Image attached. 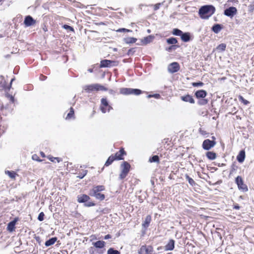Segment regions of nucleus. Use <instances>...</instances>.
Wrapping results in <instances>:
<instances>
[{
  "instance_id": "nucleus-35",
  "label": "nucleus",
  "mask_w": 254,
  "mask_h": 254,
  "mask_svg": "<svg viewBox=\"0 0 254 254\" xmlns=\"http://www.w3.org/2000/svg\"><path fill=\"white\" fill-rule=\"evenodd\" d=\"M83 88L84 90L88 93L93 91H94L93 84L88 85H85Z\"/></svg>"
},
{
  "instance_id": "nucleus-7",
  "label": "nucleus",
  "mask_w": 254,
  "mask_h": 254,
  "mask_svg": "<svg viewBox=\"0 0 254 254\" xmlns=\"http://www.w3.org/2000/svg\"><path fill=\"white\" fill-rule=\"evenodd\" d=\"M216 144L214 140H211L209 139H205L202 143V148L206 150H209L213 147Z\"/></svg>"
},
{
  "instance_id": "nucleus-60",
  "label": "nucleus",
  "mask_w": 254,
  "mask_h": 254,
  "mask_svg": "<svg viewBox=\"0 0 254 254\" xmlns=\"http://www.w3.org/2000/svg\"><path fill=\"white\" fill-rule=\"evenodd\" d=\"M153 96V95H151V94H150V95H148L147 96V97L148 98H151V97H153V96Z\"/></svg>"
},
{
  "instance_id": "nucleus-13",
  "label": "nucleus",
  "mask_w": 254,
  "mask_h": 254,
  "mask_svg": "<svg viewBox=\"0 0 254 254\" xmlns=\"http://www.w3.org/2000/svg\"><path fill=\"white\" fill-rule=\"evenodd\" d=\"M194 95L197 98H204L207 96V93L204 90H199L195 92Z\"/></svg>"
},
{
  "instance_id": "nucleus-44",
  "label": "nucleus",
  "mask_w": 254,
  "mask_h": 254,
  "mask_svg": "<svg viewBox=\"0 0 254 254\" xmlns=\"http://www.w3.org/2000/svg\"><path fill=\"white\" fill-rule=\"evenodd\" d=\"M239 99L240 101H241L242 102H243L244 103V105H248V104L250 103V102L247 101V100L245 99L243 96H239Z\"/></svg>"
},
{
  "instance_id": "nucleus-12",
  "label": "nucleus",
  "mask_w": 254,
  "mask_h": 254,
  "mask_svg": "<svg viewBox=\"0 0 254 254\" xmlns=\"http://www.w3.org/2000/svg\"><path fill=\"white\" fill-rule=\"evenodd\" d=\"M181 99L182 101L186 102H189L191 104H194L195 103L194 100L193 99L192 96L189 94L181 96Z\"/></svg>"
},
{
  "instance_id": "nucleus-15",
  "label": "nucleus",
  "mask_w": 254,
  "mask_h": 254,
  "mask_svg": "<svg viewBox=\"0 0 254 254\" xmlns=\"http://www.w3.org/2000/svg\"><path fill=\"white\" fill-rule=\"evenodd\" d=\"M126 154V152L125 151L124 149L122 148L121 149H120L119 151L117 152L114 156L116 160H123L124 158L123 156Z\"/></svg>"
},
{
  "instance_id": "nucleus-51",
  "label": "nucleus",
  "mask_w": 254,
  "mask_h": 254,
  "mask_svg": "<svg viewBox=\"0 0 254 254\" xmlns=\"http://www.w3.org/2000/svg\"><path fill=\"white\" fill-rule=\"evenodd\" d=\"M249 9L251 11H253L254 10V1L249 5Z\"/></svg>"
},
{
  "instance_id": "nucleus-23",
  "label": "nucleus",
  "mask_w": 254,
  "mask_h": 254,
  "mask_svg": "<svg viewBox=\"0 0 254 254\" xmlns=\"http://www.w3.org/2000/svg\"><path fill=\"white\" fill-rule=\"evenodd\" d=\"M105 189L104 186H97L94 187L92 190H90L89 192H93L94 193H97L104 190Z\"/></svg>"
},
{
  "instance_id": "nucleus-39",
  "label": "nucleus",
  "mask_w": 254,
  "mask_h": 254,
  "mask_svg": "<svg viewBox=\"0 0 254 254\" xmlns=\"http://www.w3.org/2000/svg\"><path fill=\"white\" fill-rule=\"evenodd\" d=\"M87 173V170H82V172H80L79 173V175L77 176V177L80 179H82L86 175Z\"/></svg>"
},
{
  "instance_id": "nucleus-31",
  "label": "nucleus",
  "mask_w": 254,
  "mask_h": 254,
  "mask_svg": "<svg viewBox=\"0 0 254 254\" xmlns=\"http://www.w3.org/2000/svg\"><path fill=\"white\" fill-rule=\"evenodd\" d=\"M5 174L7 175L9 178L13 180H15L16 176L17 175L14 171H6Z\"/></svg>"
},
{
  "instance_id": "nucleus-59",
  "label": "nucleus",
  "mask_w": 254,
  "mask_h": 254,
  "mask_svg": "<svg viewBox=\"0 0 254 254\" xmlns=\"http://www.w3.org/2000/svg\"><path fill=\"white\" fill-rule=\"evenodd\" d=\"M109 92H110V93L113 94H114L115 93V92L113 90H112V89L110 90Z\"/></svg>"
},
{
  "instance_id": "nucleus-16",
  "label": "nucleus",
  "mask_w": 254,
  "mask_h": 254,
  "mask_svg": "<svg viewBox=\"0 0 254 254\" xmlns=\"http://www.w3.org/2000/svg\"><path fill=\"white\" fill-rule=\"evenodd\" d=\"M89 195L91 196L95 197L96 199L100 200H103L105 199V195L100 193V192L97 193H94L93 192H89Z\"/></svg>"
},
{
  "instance_id": "nucleus-28",
  "label": "nucleus",
  "mask_w": 254,
  "mask_h": 254,
  "mask_svg": "<svg viewBox=\"0 0 254 254\" xmlns=\"http://www.w3.org/2000/svg\"><path fill=\"white\" fill-rule=\"evenodd\" d=\"M152 38V37L150 35L144 37L143 39L141 40L142 45H146L150 43L151 41Z\"/></svg>"
},
{
  "instance_id": "nucleus-45",
  "label": "nucleus",
  "mask_w": 254,
  "mask_h": 254,
  "mask_svg": "<svg viewBox=\"0 0 254 254\" xmlns=\"http://www.w3.org/2000/svg\"><path fill=\"white\" fill-rule=\"evenodd\" d=\"M116 31L117 32H132L131 30L127 29H126V28H120V29L117 30Z\"/></svg>"
},
{
  "instance_id": "nucleus-19",
  "label": "nucleus",
  "mask_w": 254,
  "mask_h": 254,
  "mask_svg": "<svg viewBox=\"0 0 254 254\" xmlns=\"http://www.w3.org/2000/svg\"><path fill=\"white\" fill-rule=\"evenodd\" d=\"M181 40L184 42H188L190 40V34L189 32L183 33L181 36Z\"/></svg>"
},
{
  "instance_id": "nucleus-62",
  "label": "nucleus",
  "mask_w": 254,
  "mask_h": 254,
  "mask_svg": "<svg viewBox=\"0 0 254 254\" xmlns=\"http://www.w3.org/2000/svg\"><path fill=\"white\" fill-rule=\"evenodd\" d=\"M88 70L90 72H93V69L92 68H89V69H88Z\"/></svg>"
},
{
  "instance_id": "nucleus-55",
  "label": "nucleus",
  "mask_w": 254,
  "mask_h": 254,
  "mask_svg": "<svg viewBox=\"0 0 254 254\" xmlns=\"http://www.w3.org/2000/svg\"><path fill=\"white\" fill-rule=\"evenodd\" d=\"M111 236L109 234H108L107 235H106L105 237H104V239L105 240H107V239H110L111 238Z\"/></svg>"
},
{
  "instance_id": "nucleus-11",
  "label": "nucleus",
  "mask_w": 254,
  "mask_h": 254,
  "mask_svg": "<svg viewBox=\"0 0 254 254\" xmlns=\"http://www.w3.org/2000/svg\"><path fill=\"white\" fill-rule=\"evenodd\" d=\"M24 23L26 26H30L35 23V20L32 16L28 15L25 17Z\"/></svg>"
},
{
  "instance_id": "nucleus-8",
  "label": "nucleus",
  "mask_w": 254,
  "mask_h": 254,
  "mask_svg": "<svg viewBox=\"0 0 254 254\" xmlns=\"http://www.w3.org/2000/svg\"><path fill=\"white\" fill-rule=\"evenodd\" d=\"M180 66L177 62H173L169 64L168 71L171 73H174L179 70Z\"/></svg>"
},
{
  "instance_id": "nucleus-49",
  "label": "nucleus",
  "mask_w": 254,
  "mask_h": 254,
  "mask_svg": "<svg viewBox=\"0 0 254 254\" xmlns=\"http://www.w3.org/2000/svg\"><path fill=\"white\" fill-rule=\"evenodd\" d=\"M49 159L52 162H54L55 160H56L58 162H60L62 161V159L59 158V157H50L49 158Z\"/></svg>"
},
{
  "instance_id": "nucleus-61",
  "label": "nucleus",
  "mask_w": 254,
  "mask_h": 254,
  "mask_svg": "<svg viewBox=\"0 0 254 254\" xmlns=\"http://www.w3.org/2000/svg\"><path fill=\"white\" fill-rule=\"evenodd\" d=\"M14 79H15V78H13L11 79V81H10V86H11V83H12V82L14 80Z\"/></svg>"
},
{
  "instance_id": "nucleus-56",
  "label": "nucleus",
  "mask_w": 254,
  "mask_h": 254,
  "mask_svg": "<svg viewBox=\"0 0 254 254\" xmlns=\"http://www.w3.org/2000/svg\"><path fill=\"white\" fill-rule=\"evenodd\" d=\"M107 108H108V112H110V111L112 109H113L112 107L110 106L109 105H108V106H106Z\"/></svg>"
},
{
  "instance_id": "nucleus-18",
  "label": "nucleus",
  "mask_w": 254,
  "mask_h": 254,
  "mask_svg": "<svg viewBox=\"0 0 254 254\" xmlns=\"http://www.w3.org/2000/svg\"><path fill=\"white\" fill-rule=\"evenodd\" d=\"M175 241L173 239L169 240L168 244L165 246V250L167 251H172L175 247Z\"/></svg>"
},
{
  "instance_id": "nucleus-27",
  "label": "nucleus",
  "mask_w": 254,
  "mask_h": 254,
  "mask_svg": "<svg viewBox=\"0 0 254 254\" xmlns=\"http://www.w3.org/2000/svg\"><path fill=\"white\" fill-rule=\"evenodd\" d=\"M124 40L127 44H133L136 42L137 39L133 37H127L125 38Z\"/></svg>"
},
{
  "instance_id": "nucleus-47",
  "label": "nucleus",
  "mask_w": 254,
  "mask_h": 254,
  "mask_svg": "<svg viewBox=\"0 0 254 254\" xmlns=\"http://www.w3.org/2000/svg\"><path fill=\"white\" fill-rule=\"evenodd\" d=\"M45 214L44 212H41L39 213L38 217V220L40 221H42L44 220Z\"/></svg>"
},
{
  "instance_id": "nucleus-42",
  "label": "nucleus",
  "mask_w": 254,
  "mask_h": 254,
  "mask_svg": "<svg viewBox=\"0 0 254 254\" xmlns=\"http://www.w3.org/2000/svg\"><path fill=\"white\" fill-rule=\"evenodd\" d=\"M101 105H102V106L106 107V106H108V105H109L108 102L106 98H102L101 100Z\"/></svg>"
},
{
  "instance_id": "nucleus-3",
  "label": "nucleus",
  "mask_w": 254,
  "mask_h": 254,
  "mask_svg": "<svg viewBox=\"0 0 254 254\" xmlns=\"http://www.w3.org/2000/svg\"><path fill=\"white\" fill-rule=\"evenodd\" d=\"M121 167L122 168V170L120 175L119 178L120 180H123L126 177L128 173L130 168V165L128 162L125 161L122 164Z\"/></svg>"
},
{
  "instance_id": "nucleus-2",
  "label": "nucleus",
  "mask_w": 254,
  "mask_h": 254,
  "mask_svg": "<svg viewBox=\"0 0 254 254\" xmlns=\"http://www.w3.org/2000/svg\"><path fill=\"white\" fill-rule=\"evenodd\" d=\"M90 199L89 196L84 194H79L77 197V201L79 203H85L84 206L86 207L93 206L95 205L94 202L89 201Z\"/></svg>"
},
{
  "instance_id": "nucleus-48",
  "label": "nucleus",
  "mask_w": 254,
  "mask_h": 254,
  "mask_svg": "<svg viewBox=\"0 0 254 254\" xmlns=\"http://www.w3.org/2000/svg\"><path fill=\"white\" fill-rule=\"evenodd\" d=\"M165 1H163L162 2H161V3H158L156 4H155L154 5V10H157L158 9H159L160 8V6L161 5H163V3H164Z\"/></svg>"
},
{
  "instance_id": "nucleus-37",
  "label": "nucleus",
  "mask_w": 254,
  "mask_h": 254,
  "mask_svg": "<svg viewBox=\"0 0 254 254\" xmlns=\"http://www.w3.org/2000/svg\"><path fill=\"white\" fill-rule=\"evenodd\" d=\"M107 254H120V252L113 248H110L107 251Z\"/></svg>"
},
{
  "instance_id": "nucleus-34",
  "label": "nucleus",
  "mask_w": 254,
  "mask_h": 254,
  "mask_svg": "<svg viewBox=\"0 0 254 254\" xmlns=\"http://www.w3.org/2000/svg\"><path fill=\"white\" fill-rule=\"evenodd\" d=\"M185 178L186 180L189 182L190 185L191 186H194L196 185L194 181L192 178H190L188 174L185 175Z\"/></svg>"
},
{
  "instance_id": "nucleus-14",
  "label": "nucleus",
  "mask_w": 254,
  "mask_h": 254,
  "mask_svg": "<svg viewBox=\"0 0 254 254\" xmlns=\"http://www.w3.org/2000/svg\"><path fill=\"white\" fill-rule=\"evenodd\" d=\"M113 63H115V62L109 60H102L101 61L100 67L102 68L110 67L111 66V64Z\"/></svg>"
},
{
  "instance_id": "nucleus-63",
  "label": "nucleus",
  "mask_w": 254,
  "mask_h": 254,
  "mask_svg": "<svg viewBox=\"0 0 254 254\" xmlns=\"http://www.w3.org/2000/svg\"><path fill=\"white\" fill-rule=\"evenodd\" d=\"M41 154L42 156V157H45V154L43 152H41Z\"/></svg>"
},
{
  "instance_id": "nucleus-25",
  "label": "nucleus",
  "mask_w": 254,
  "mask_h": 254,
  "mask_svg": "<svg viewBox=\"0 0 254 254\" xmlns=\"http://www.w3.org/2000/svg\"><path fill=\"white\" fill-rule=\"evenodd\" d=\"M57 241V237H53L49 239L48 240L46 241L45 245L46 247H49L53 244H55V243Z\"/></svg>"
},
{
  "instance_id": "nucleus-10",
  "label": "nucleus",
  "mask_w": 254,
  "mask_h": 254,
  "mask_svg": "<svg viewBox=\"0 0 254 254\" xmlns=\"http://www.w3.org/2000/svg\"><path fill=\"white\" fill-rule=\"evenodd\" d=\"M18 221V218L15 217L12 221L9 222L7 226V230L9 232H12L15 230V225L16 222Z\"/></svg>"
},
{
  "instance_id": "nucleus-53",
  "label": "nucleus",
  "mask_w": 254,
  "mask_h": 254,
  "mask_svg": "<svg viewBox=\"0 0 254 254\" xmlns=\"http://www.w3.org/2000/svg\"><path fill=\"white\" fill-rule=\"evenodd\" d=\"M153 97L156 98V99H159L160 98V95L159 94H153Z\"/></svg>"
},
{
  "instance_id": "nucleus-40",
  "label": "nucleus",
  "mask_w": 254,
  "mask_h": 254,
  "mask_svg": "<svg viewBox=\"0 0 254 254\" xmlns=\"http://www.w3.org/2000/svg\"><path fill=\"white\" fill-rule=\"evenodd\" d=\"M208 100L206 99H202L198 102L199 105H205L208 103Z\"/></svg>"
},
{
  "instance_id": "nucleus-43",
  "label": "nucleus",
  "mask_w": 254,
  "mask_h": 254,
  "mask_svg": "<svg viewBox=\"0 0 254 254\" xmlns=\"http://www.w3.org/2000/svg\"><path fill=\"white\" fill-rule=\"evenodd\" d=\"M191 84L193 87H201L204 85V83L202 82L199 81L197 82H192Z\"/></svg>"
},
{
  "instance_id": "nucleus-32",
  "label": "nucleus",
  "mask_w": 254,
  "mask_h": 254,
  "mask_svg": "<svg viewBox=\"0 0 254 254\" xmlns=\"http://www.w3.org/2000/svg\"><path fill=\"white\" fill-rule=\"evenodd\" d=\"M167 43L168 44H171L172 45H175V44L178 43V40L176 38L174 37H171L167 39Z\"/></svg>"
},
{
  "instance_id": "nucleus-57",
  "label": "nucleus",
  "mask_w": 254,
  "mask_h": 254,
  "mask_svg": "<svg viewBox=\"0 0 254 254\" xmlns=\"http://www.w3.org/2000/svg\"><path fill=\"white\" fill-rule=\"evenodd\" d=\"M5 88V85L2 84V85H0V90H2L3 89Z\"/></svg>"
},
{
  "instance_id": "nucleus-38",
  "label": "nucleus",
  "mask_w": 254,
  "mask_h": 254,
  "mask_svg": "<svg viewBox=\"0 0 254 254\" xmlns=\"http://www.w3.org/2000/svg\"><path fill=\"white\" fill-rule=\"evenodd\" d=\"M179 46L178 45H172L166 49V50L168 52H172V51H175L177 48H179Z\"/></svg>"
},
{
  "instance_id": "nucleus-33",
  "label": "nucleus",
  "mask_w": 254,
  "mask_h": 254,
  "mask_svg": "<svg viewBox=\"0 0 254 254\" xmlns=\"http://www.w3.org/2000/svg\"><path fill=\"white\" fill-rule=\"evenodd\" d=\"M116 159L113 155L110 156L106 161L105 165L106 166H108L110 165L113 163V162Z\"/></svg>"
},
{
  "instance_id": "nucleus-24",
  "label": "nucleus",
  "mask_w": 254,
  "mask_h": 254,
  "mask_svg": "<svg viewBox=\"0 0 254 254\" xmlns=\"http://www.w3.org/2000/svg\"><path fill=\"white\" fill-rule=\"evenodd\" d=\"M93 88H94V91L95 90L97 91H98L100 90H102V91H107V88L105 87L104 86H103L101 84H98V83L93 84Z\"/></svg>"
},
{
  "instance_id": "nucleus-1",
  "label": "nucleus",
  "mask_w": 254,
  "mask_h": 254,
  "mask_svg": "<svg viewBox=\"0 0 254 254\" xmlns=\"http://www.w3.org/2000/svg\"><path fill=\"white\" fill-rule=\"evenodd\" d=\"M215 11V8L212 5L202 6L199 9L198 13L202 19H208Z\"/></svg>"
},
{
  "instance_id": "nucleus-54",
  "label": "nucleus",
  "mask_w": 254,
  "mask_h": 254,
  "mask_svg": "<svg viewBox=\"0 0 254 254\" xmlns=\"http://www.w3.org/2000/svg\"><path fill=\"white\" fill-rule=\"evenodd\" d=\"M240 206L238 204H236L234 205L233 206V208L234 209H237V210H239L240 209Z\"/></svg>"
},
{
  "instance_id": "nucleus-9",
  "label": "nucleus",
  "mask_w": 254,
  "mask_h": 254,
  "mask_svg": "<svg viewBox=\"0 0 254 254\" xmlns=\"http://www.w3.org/2000/svg\"><path fill=\"white\" fill-rule=\"evenodd\" d=\"M237 12V9L235 7L230 6L224 10V14L226 16L233 17Z\"/></svg>"
},
{
  "instance_id": "nucleus-41",
  "label": "nucleus",
  "mask_w": 254,
  "mask_h": 254,
  "mask_svg": "<svg viewBox=\"0 0 254 254\" xmlns=\"http://www.w3.org/2000/svg\"><path fill=\"white\" fill-rule=\"evenodd\" d=\"M73 115H74V110H73V109L72 107H71L70 109V111L68 113L66 119H70L73 116Z\"/></svg>"
},
{
  "instance_id": "nucleus-50",
  "label": "nucleus",
  "mask_w": 254,
  "mask_h": 254,
  "mask_svg": "<svg viewBox=\"0 0 254 254\" xmlns=\"http://www.w3.org/2000/svg\"><path fill=\"white\" fill-rule=\"evenodd\" d=\"M135 52V48H131L128 50L127 54L128 56H132L133 55Z\"/></svg>"
},
{
  "instance_id": "nucleus-64",
  "label": "nucleus",
  "mask_w": 254,
  "mask_h": 254,
  "mask_svg": "<svg viewBox=\"0 0 254 254\" xmlns=\"http://www.w3.org/2000/svg\"><path fill=\"white\" fill-rule=\"evenodd\" d=\"M105 251V249H104V250H102V251H101V252H100V253H101V254L103 253H104V252Z\"/></svg>"
},
{
  "instance_id": "nucleus-22",
  "label": "nucleus",
  "mask_w": 254,
  "mask_h": 254,
  "mask_svg": "<svg viewBox=\"0 0 254 254\" xmlns=\"http://www.w3.org/2000/svg\"><path fill=\"white\" fill-rule=\"evenodd\" d=\"M223 28L220 24H215L211 28L212 31L216 34L218 33Z\"/></svg>"
},
{
  "instance_id": "nucleus-46",
  "label": "nucleus",
  "mask_w": 254,
  "mask_h": 254,
  "mask_svg": "<svg viewBox=\"0 0 254 254\" xmlns=\"http://www.w3.org/2000/svg\"><path fill=\"white\" fill-rule=\"evenodd\" d=\"M63 28L64 29L69 30L70 31H72V32L74 31V29L73 27H72L71 26H70L69 25H66V24H64L63 26Z\"/></svg>"
},
{
  "instance_id": "nucleus-52",
  "label": "nucleus",
  "mask_w": 254,
  "mask_h": 254,
  "mask_svg": "<svg viewBox=\"0 0 254 254\" xmlns=\"http://www.w3.org/2000/svg\"><path fill=\"white\" fill-rule=\"evenodd\" d=\"M106 107L105 106H101L100 109L102 113H105L106 112V109L105 108Z\"/></svg>"
},
{
  "instance_id": "nucleus-21",
  "label": "nucleus",
  "mask_w": 254,
  "mask_h": 254,
  "mask_svg": "<svg viewBox=\"0 0 254 254\" xmlns=\"http://www.w3.org/2000/svg\"><path fill=\"white\" fill-rule=\"evenodd\" d=\"M151 221V217L150 215H147L145 218L143 223L142 224V227L145 229H147Z\"/></svg>"
},
{
  "instance_id": "nucleus-26",
  "label": "nucleus",
  "mask_w": 254,
  "mask_h": 254,
  "mask_svg": "<svg viewBox=\"0 0 254 254\" xmlns=\"http://www.w3.org/2000/svg\"><path fill=\"white\" fill-rule=\"evenodd\" d=\"M206 156L209 160H212L216 158V154L212 151H208L206 153Z\"/></svg>"
},
{
  "instance_id": "nucleus-30",
  "label": "nucleus",
  "mask_w": 254,
  "mask_h": 254,
  "mask_svg": "<svg viewBox=\"0 0 254 254\" xmlns=\"http://www.w3.org/2000/svg\"><path fill=\"white\" fill-rule=\"evenodd\" d=\"M226 48V45L224 43H222L218 45L216 49L219 52H222L225 50Z\"/></svg>"
},
{
  "instance_id": "nucleus-36",
  "label": "nucleus",
  "mask_w": 254,
  "mask_h": 254,
  "mask_svg": "<svg viewBox=\"0 0 254 254\" xmlns=\"http://www.w3.org/2000/svg\"><path fill=\"white\" fill-rule=\"evenodd\" d=\"M172 34L176 36H181L183 34V31L178 28H175L172 31Z\"/></svg>"
},
{
  "instance_id": "nucleus-17",
  "label": "nucleus",
  "mask_w": 254,
  "mask_h": 254,
  "mask_svg": "<svg viewBox=\"0 0 254 254\" xmlns=\"http://www.w3.org/2000/svg\"><path fill=\"white\" fill-rule=\"evenodd\" d=\"M245 151L244 150H242L239 152V154L237 156V160L239 163H243L245 159Z\"/></svg>"
},
{
  "instance_id": "nucleus-20",
  "label": "nucleus",
  "mask_w": 254,
  "mask_h": 254,
  "mask_svg": "<svg viewBox=\"0 0 254 254\" xmlns=\"http://www.w3.org/2000/svg\"><path fill=\"white\" fill-rule=\"evenodd\" d=\"M92 245L96 248L103 249L105 246V242L103 241H98L93 242Z\"/></svg>"
},
{
  "instance_id": "nucleus-4",
  "label": "nucleus",
  "mask_w": 254,
  "mask_h": 254,
  "mask_svg": "<svg viewBox=\"0 0 254 254\" xmlns=\"http://www.w3.org/2000/svg\"><path fill=\"white\" fill-rule=\"evenodd\" d=\"M120 93L124 95L134 94L138 95L142 93V91L138 89L122 88L120 89Z\"/></svg>"
},
{
  "instance_id": "nucleus-58",
  "label": "nucleus",
  "mask_w": 254,
  "mask_h": 254,
  "mask_svg": "<svg viewBox=\"0 0 254 254\" xmlns=\"http://www.w3.org/2000/svg\"><path fill=\"white\" fill-rule=\"evenodd\" d=\"M37 158H38V156H37L36 155H33V156H32V158H33V160H38V159H37Z\"/></svg>"
},
{
  "instance_id": "nucleus-6",
  "label": "nucleus",
  "mask_w": 254,
  "mask_h": 254,
  "mask_svg": "<svg viewBox=\"0 0 254 254\" xmlns=\"http://www.w3.org/2000/svg\"><path fill=\"white\" fill-rule=\"evenodd\" d=\"M235 182L239 190L244 192L248 191L247 186L244 184L243 179L241 176H238L235 179Z\"/></svg>"
},
{
  "instance_id": "nucleus-29",
  "label": "nucleus",
  "mask_w": 254,
  "mask_h": 254,
  "mask_svg": "<svg viewBox=\"0 0 254 254\" xmlns=\"http://www.w3.org/2000/svg\"><path fill=\"white\" fill-rule=\"evenodd\" d=\"M149 162L150 163H159L160 159L158 155H153L152 157H150L149 159Z\"/></svg>"
},
{
  "instance_id": "nucleus-5",
  "label": "nucleus",
  "mask_w": 254,
  "mask_h": 254,
  "mask_svg": "<svg viewBox=\"0 0 254 254\" xmlns=\"http://www.w3.org/2000/svg\"><path fill=\"white\" fill-rule=\"evenodd\" d=\"M139 254H155L153 248L151 246H142L139 251Z\"/></svg>"
}]
</instances>
